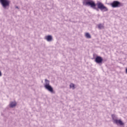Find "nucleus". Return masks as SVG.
<instances>
[{"mask_svg":"<svg viewBox=\"0 0 127 127\" xmlns=\"http://www.w3.org/2000/svg\"><path fill=\"white\" fill-rule=\"evenodd\" d=\"M84 4L85 5H88L91 6L92 8H95L96 7V3L93 0H85L83 2Z\"/></svg>","mask_w":127,"mask_h":127,"instance_id":"nucleus-1","label":"nucleus"},{"mask_svg":"<svg viewBox=\"0 0 127 127\" xmlns=\"http://www.w3.org/2000/svg\"><path fill=\"white\" fill-rule=\"evenodd\" d=\"M44 87L45 89L48 90L51 93H54V90H53V88L52 86L49 84V81L47 79H45V84H44Z\"/></svg>","mask_w":127,"mask_h":127,"instance_id":"nucleus-2","label":"nucleus"},{"mask_svg":"<svg viewBox=\"0 0 127 127\" xmlns=\"http://www.w3.org/2000/svg\"><path fill=\"white\" fill-rule=\"evenodd\" d=\"M110 5H111L112 7L115 8L116 7H121V6H123V4L119 1H113L110 4Z\"/></svg>","mask_w":127,"mask_h":127,"instance_id":"nucleus-3","label":"nucleus"},{"mask_svg":"<svg viewBox=\"0 0 127 127\" xmlns=\"http://www.w3.org/2000/svg\"><path fill=\"white\" fill-rule=\"evenodd\" d=\"M97 5L98 8L99 9H101V10H104V11H108V8L107 7L105 6L104 4L101 2H98L97 3Z\"/></svg>","mask_w":127,"mask_h":127,"instance_id":"nucleus-4","label":"nucleus"},{"mask_svg":"<svg viewBox=\"0 0 127 127\" xmlns=\"http://www.w3.org/2000/svg\"><path fill=\"white\" fill-rule=\"evenodd\" d=\"M0 2L2 5L3 7L5 8L6 6H9L10 1L8 0H0Z\"/></svg>","mask_w":127,"mask_h":127,"instance_id":"nucleus-5","label":"nucleus"},{"mask_svg":"<svg viewBox=\"0 0 127 127\" xmlns=\"http://www.w3.org/2000/svg\"><path fill=\"white\" fill-rule=\"evenodd\" d=\"M95 62H96V63H97L98 64L102 63L103 58L100 56H97L95 58Z\"/></svg>","mask_w":127,"mask_h":127,"instance_id":"nucleus-6","label":"nucleus"},{"mask_svg":"<svg viewBox=\"0 0 127 127\" xmlns=\"http://www.w3.org/2000/svg\"><path fill=\"white\" fill-rule=\"evenodd\" d=\"M114 123L116 124V125H120V126H124V123L121 120H115Z\"/></svg>","mask_w":127,"mask_h":127,"instance_id":"nucleus-7","label":"nucleus"},{"mask_svg":"<svg viewBox=\"0 0 127 127\" xmlns=\"http://www.w3.org/2000/svg\"><path fill=\"white\" fill-rule=\"evenodd\" d=\"M9 106H10V108H14V107H15V106H16V102H11L10 103Z\"/></svg>","mask_w":127,"mask_h":127,"instance_id":"nucleus-8","label":"nucleus"},{"mask_svg":"<svg viewBox=\"0 0 127 127\" xmlns=\"http://www.w3.org/2000/svg\"><path fill=\"white\" fill-rule=\"evenodd\" d=\"M46 39L47 41H51L52 40V36L49 35L46 37Z\"/></svg>","mask_w":127,"mask_h":127,"instance_id":"nucleus-9","label":"nucleus"},{"mask_svg":"<svg viewBox=\"0 0 127 127\" xmlns=\"http://www.w3.org/2000/svg\"><path fill=\"white\" fill-rule=\"evenodd\" d=\"M85 35L86 38H91V35L89 33H85Z\"/></svg>","mask_w":127,"mask_h":127,"instance_id":"nucleus-10","label":"nucleus"},{"mask_svg":"<svg viewBox=\"0 0 127 127\" xmlns=\"http://www.w3.org/2000/svg\"><path fill=\"white\" fill-rule=\"evenodd\" d=\"M98 27L99 29H103L104 28V25L100 24L98 25Z\"/></svg>","mask_w":127,"mask_h":127,"instance_id":"nucleus-11","label":"nucleus"},{"mask_svg":"<svg viewBox=\"0 0 127 127\" xmlns=\"http://www.w3.org/2000/svg\"><path fill=\"white\" fill-rule=\"evenodd\" d=\"M69 87L70 88H72L73 90H74V89H75V84L71 83L69 85Z\"/></svg>","mask_w":127,"mask_h":127,"instance_id":"nucleus-12","label":"nucleus"},{"mask_svg":"<svg viewBox=\"0 0 127 127\" xmlns=\"http://www.w3.org/2000/svg\"><path fill=\"white\" fill-rule=\"evenodd\" d=\"M2 74H1V72L0 71V77H1V75H2Z\"/></svg>","mask_w":127,"mask_h":127,"instance_id":"nucleus-13","label":"nucleus"}]
</instances>
